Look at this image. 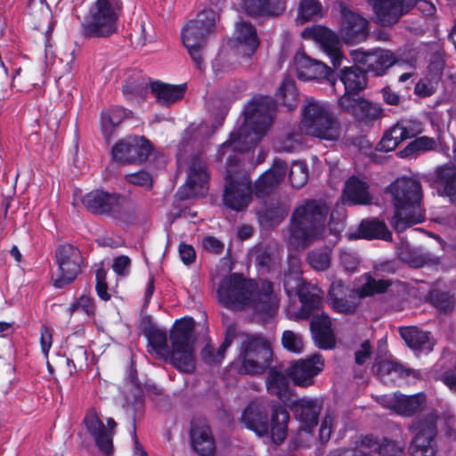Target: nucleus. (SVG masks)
<instances>
[{
  "mask_svg": "<svg viewBox=\"0 0 456 456\" xmlns=\"http://www.w3.org/2000/svg\"><path fill=\"white\" fill-rule=\"evenodd\" d=\"M379 403L399 415L410 416L421 408L424 396L420 394L407 396L395 393L380 396Z\"/></svg>",
  "mask_w": 456,
  "mask_h": 456,
  "instance_id": "nucleus-26",
  "label": "nucleus"
},
{
  "mask_svg": "<svg viewBox=\"0 0 456 456\" xmlns=\"http://www.w3.org/2000/svg\"><path fill=\"white\" fill-rule=\"evenodd\" d=\"M208 174L201 160L193 159L187 175L186 183L179 190L183 199L200 197L208 191Z\"/></svg>",
  "mask_w": 456,
  "mask_h": 456,
  "instance_id": "nucleus-22",
  "label": "nucleus"
},
{
  "mask_svg": "<svg viewBox=\"0 0 456 456\" xmlns=\"http://www.w3.org/2000/svg\"><path fill=\"white\" fill-rule=\"evenodd\" d=\"M269 394L277 395L281 400L287 401L289 398V387L287 377L281 372L272 369L265 381Z\"/></svg>",
  "mask_w": 456,
  "mask_h": 456,
  "instance_id": "nucleus-41",
  "label": "nucleus"
},
{
  "mask_svg": "<svg viewBox=\"0 0 456 456\" xmlns=\"http://www.w3.org/2000/svg\"><path fill=\"white\" fill-rule=\"evenodd\" d=\"M289 412L281 406L273 408L268 422V404L263 400H254L244 408L240 417L241 424L253 431L258 437L281 444L287 436Z\"/></svg>",
  "mask_w": 456,
  "mask_h": 456,
  "instance_id": "nucleus-4",
  "label": "nucleus"
},
{
  "mask_svg": "<svg viewBox=\"0 0 456 456\" xmlns=\"http://www.w3.org/2000/svg\"><path fill=\"white\" fill-rule=\"evenodd\" d=\"M217 292L220 302L226 307L249 308L264 318L274 315L279 306V297L267 281L256 283L233 273L223 279Z\"/></svg>",
  "mask_w": 456,
  "mask_h": 456,
  "instance_id": "nucleus-1",
  "label": "nucleus"
},
{
  "mask_svg": "<svg viewBox=\"0 0 456 456\" xmlns=\"http://www.w3.org/2000/svg\"><path fill=\"white\" fill-rule=\"evenodd\" d=\"M421 50L418 47H407L401 51L395 57V64L406 65L416 68L419 59L421 57Z\"/></svg>",
  "mask_w": 456,
  "mask_h": 456,
  "instance_id": "nucleus-52",
  "label": "nucleus"
},
{
  "mask_svg": "<svg viewBox=\"0 0 456 456\" xmlns=\"http://www.w3.org/2000/svg\"><path fill=\"white\" fill-rule=\"evenodd\" d=\"M343 200L352 205L370 204L371 197L366 182L355 176L349 178L344 188Z\"/></svg>",
  "mask_w": 456,
  "mask_h": 456,
  "instance_id": "nucleus-33",
  "label": "nucleus"
},
{
  "mask_svg": "<svg viewBox=\"0 0 456 456\" xmlns=\"http://www.w3.org/2000/svg\"><path fill=\"white\" fill-rule=\"evenodd\" d=\"M289 179L291 185L296 188H300L305 184L308 180V169L304 162H295L292 164Z\"/></svg>",
  "mask_w": 456,
  "mask_h": 456,
  "instance_id": "nucleus-51",
  "label": "nucleus"
},
{
  "mask_svg": "<svg viewBox=\"0 0 456 456\" xmlns=\"http://www.w3.org/2000/svg\"><path fill=\"white\" fill-rule=\"evenodd\" d=\"M390 285L387 280H375L369 274L361 276L352 289L350 294V300L344 298V285L338 281H334L329 291L330 305L332 309L338 313L351 314L357 306L355 298H362L373 295L374 293H380L387 289Z\"/></svg>",
  "mask_w": 456,
  "mask_h": 456,
  "instance_id": "nucleus-10",
  "label": "nucleus"
},
{
  "mask_svg": "<svg viewBox=\"0 0 456 456\" xmlns=\"http://www.w3.org/2000/svg\"><path fill=\"white\" fill-rule=\"evenodd\" d=\"M338 103L340 107L360 120L376 119L380 117L382 109L379 104L363 98L342 95Z\"/></svg>",
  "mask_w": 456,
  "mask_h": 456,
  "instance_id": "nucleus-27",
  "label": "nucleus"
},
{
  "mask_svg": "<svg viewBox=\"0 0 456 456\" xmlns=\"http://www.w3.org/2000/svg\"><path fill=\"white\" fill-rule=\"evenodd\" d=\"M275 102L283 106L288 110H292L297 108L298 104V97L294 80L290 77H285L276 94Z\"/></svg>",
  "mask_w": 456,
  "mask_h": 456,
  "instance_id": "nucleus-40",
  "label": "nucleus"
},
{
  "mask_svg": "<svg viewBox=\"0 0 456 456\" xmlns=\"http://www.w3.org/2000/svg\"><path fill=\"white\" fill-rule=\"evenodd\" d=\"M179 254L182 261L185 265H189L195 260V250L192 246L182 243L179 246Z\"/></svg>",
  "mask_w": 456,
  "mask_h": 456,
  "instance_id": "nucleus-63",
  "label": "nucleus"
},
{
  "mask_svg": "<svg viewBox=\"0 0 456 456\" xmlns=\"http://www.w3.org/2000/svg\"><path fill=\"white\" fill-rule=\"evenodd\" d=\"M233 338H234L233 331H229L226 334L223 344L221 345V346L219 347V349L217 351H215V349L210 345H207L201 352L203 360L208 364H211V365L221 363L224 358L226 350L232 345Z\"/></svg>",
  "mask_w": 456,
  "mask_h": 456,
  "instance_id": "nucleus-44",
  "label": "nucleus"
},
{
  "mask_svg": "<svg viewBox=\"0 0 456 456\" xmlns=\"http://www.w3.org/2000/svg\"><path fill=\"white\" fill-rule=\"evenodd\" d=\"M444 66V61L443 56L440 53L435 54L428 66V76L436 77L439 81L443 73Z\"/></svg>",
  "mask_w": 456,
  "mask_h": 456,
  "instance_id": "nucleus-58",
  "label": "nucleus"
},
{
  "mask_svg": "<svg viewBox=\"0 0 456 456\" xmlns=\"http://www.w3.org/2000/svg\"><path fill=\"white\" fill-rule=\"evenodd\" d=\"M301 145V141L297 135H290L283 142L275 146L279 151L292 152L297 150Z\"/></svg>",
  "mask_w": 456,
  "mask_h": 456,
  "instance_id": "nucleus-59",
  "label": "nucleus"
},
{
  "mask_svg": "<svg viewBox=\"0 0 456 456\" xmlns=\"http://www.w3.org/2000/svg\"><path fill=\"white\" fill-rule=\"evenodd\" d=\"M130 267L131 261L126 256H119L113 260L112 269L118 276H127Z\"/></svg>",
  "mask_w": 456,
  "mask_h": 456,
  "instance_id": "nucleus-56",
  "label": "nucleus"
},
{
  "mask_svg": "<svg viewBox=\"0 0 456 456\" xmlns=\"http://www.w3.org/2000/svg\"><path fill=\"white\" fill-rule=\"evenodd\" d=\"M273 105L266 96L255 97L245 108L241 127L231 134L217 152L222 159L226 153L241 152L248 150L269 129L273 121Z\"/></svg>",
  "mask_w": 456,
  "mask_h": 456,
  "instance_id": "nucleus-3",
  "label": "nucleus"
},
{
  "mask_svg": "<svg viewBox=\"0 0 456 456\" xmlns=\"http://www.w3.org/2000/svg\"><path fill=\"white\" fill-rule=\"evenodd\" d=\"M311 331L315 344L322 349H331L335 346V338L331 330V322L325 314L314 316L311 322Z\"/></svg>",
  "mask_w": 456,
  "mask_h": 456,
  "instance_id": "nucleus-30",
  "label": "nucleus"
},
{
  "mask_svg": "<svg viewBox=\"0 0 456 456\" xmlns=\"http://www.w3.org/2000/svg\"><path fill=\"white\" fill-rule=\"evenodd\" d=\"M84 422L88 432L95 439L100 451L107 455L110 454L112 451V430L117 425L115 420L111 418L107 419L109 427V430H107L95 409H90L85 417Z\"/></svg>",
  "mask_w": 456,
  "mask_h": 456,
  "instance_id": "nucleus-21",
  "label": "nucleus"
},
{
  "mask_svg": "<svg viewBox=\"0 0 456 456\" xmlns=\"http://www.w3.org/2000/svg\"><path fill=\"white\" fill-rule=\"evenodd\" d=\"M388 190L395 209L391 224L397 232H403L424 219L419 205L420 184L416 180L399 178L389 186Z\"/></svg>",
  "mask_w": 456,
  "mask_h": 456,
  "instance_id": "nucleus-5",
  "label": "nucleus"
},
{
  "mask_svg": "<svg viewBox=\"0 0 456 456\" xmlns=\"http://www.w3.org/2000/svg\"><path fill=\"white\" fill-rule=\"evenodd\" d=\"M234 40L237 50L247 58H250L254 54L260 44L254 25L244 20L236 23Z\"/></svg>",
  "mask_w": 456,
  "mask_h": 456,
  "instance_id": "nucleus-28",
  "label": "nucleus"
},
{
  "mask_svg": "<svg viewBox=\"0 0 456 456\" xmlns=\"http://www.w3.org/2000/svg\"><path fill=\"white\" fill-rule=\"evenodd\" d=\"M284 288L289 296L297 295L302 305V310L309 314L313 309L321 305V297L316 293H306L308 287L302 281L298 272L285 276Z\"/></svg>",
  "mask_w": 456,
  "mask_h": 456,
  "instance_id": "nucleus-25",
  "label": "nucleus"
},
{
  "mask_svg": "<svg viewBox=\"0 0 456 456\" xmlns=\"http://www.w3.org/2000/svg\"><path fill=\"white\" fill-rule=\"evenodd\" d=\"M106 276L107 272L103 268L97 269L95 289L99 297L104 301H107L110 298V295L108 293Z\"/></svg>",
  "mask_w": 456,
  "mask_h": 456,
  "instance_id": "nucleus-55",
  "label": "nucleus"
},
{
  "mask_svg": "<svg viewBox=\"0 0 456 456\" xmlns=\"http://www.w3.org/2000/svg\"><path fill=\"white\" fill-rule=\"evenodd\" d=\"M70 315L77 314H82L85 318H90L94 315L95 306L93 298L86 295H82L69 307Z\"/></svg>",
  "mask_w": 456,
  "mask_h": 456,
  "instance_id": "nucleus-48",
  "label": "nucleus"
},
{
  "mask_svg": "<svg viewBox=\"0 0 456 456\" xmlns=\"http://www.w3.org/2000/svg\"><path fill=\"white\" fill-rule=\"evenodd\" d=\"M217 21V12L212 8H204L182 28V42L199 69L203 68L205 49Z\"/></svg>",
  "mask_w": 456,
  "mask_h": 456,
  "instance_id": "nucleus-7",
  "label": "nucleus"
},
{
  "mask_svg": "<svg viewBox=\"0 0 456 456\" xmlns=\"http://www.w3.org/2000/svg\"><path fill=\"white\" fill-rule=\"evenodd\" d=\"M340 260L345 269L348 272H354L357 268L358 260L354 254L351 252H342Z\"/></svg>",
  "mask_w": 456,
  "mask_h": 456,
  "instance_id": "nucleus-64",
  "label": "nucleus"
},
{
  "mask_svg": "<svg viewBox=\"0 0 456 456\" xmlns=\"http://www.w3.org/2000/svg\"><path fill=\"white\" fill-rule=\"evenodd\" d=\"M436 415L429 414L424 421L419 420L411 427L414 433L410 447L412 456H435L432 441L436 435Z\"/></svg>",
  "mask_w": 456,
  "mask_h": 456,
  "instance_id": "nucleus-17",
  "label": "nucleus"
},
{
  "mask_svg": "<svg viewBox=\"0 0 456 456\" xmlns=\"http://www.w3.org/2000/svg\"><path fill=\"white\" fill-rule=\"evenodd\" d=\"M40 333H41V338H40L41 350H42V353L44 354L45 357L48 358V354H49L50 348L52 346L53 333H52V330L45 326H43L41 328Z\"/></svg>",
  "mask_w": 456,
  "mask_h": 456,
  "instance_id": "nucleus-60",
  "label": "nucleus"
},
{
  "mask_svg": "<svg viewBox=\"0 0 456 456\" xmlns=\"http://www.w3.org/2000/svg\"><path fill=\"white\" fill-rule=\"evenodd\" d=\"M193 330L192 318L185 317L176 321L170 333V349L166 330L152 328L147 333L150 352L159 359L169 361L180 372H192L195 369Z\"/></svg>",
  "mask_w": 456,
  "mask_h": 456,
  "instance_id": "nucleus-2",
  "label": "nucleus"
},
{
  "mask_svg": "<svg viewBox=\"0 0 456 456\" xmlns=\"http://www.w3.org/2000/svg\"><path fill=\"white\" fill-rule=\"evenodd\" d=\"M395 64V56L387 50H377L369 55L366 70L376 76L382 75L389 67Z\"/></svg>",
  "mask_w": 456,
  "mask_h": 456,
  "instance_id": "nucleus-42",
  "label": "nucleus"
},
{
  "mask_svg": "<svg viewBox=\"0 0 456 456\" xmlns=\"http://www.w3.org/2000/svg\"><path fill=\"white\" fill-rule=\"evenodd\" d=\"M297 77L301 80L328 81L335 84L334 72L323 62L312 59L303 52H297L294 57Z\"/></svg>",
  "mask_w": 456,
  "mask_h": 456,
  "instance_id": "nucleus-16",
  "label": "nucleus"
},
{
  "mask_svg": "<svg viewBox=\"0 0 456 456\" xmlns=\"http://www.w3.org/2000/svg\"><path fill=\"white\" fill-rule=\"evenodd\" d=\"M331 248L325 247L323 248L312 250L307 256V261L312 268L316 271H324L330 265Z\"/></svg>",
  "mask_w": 456,
  "mask_h": 456,
  "instance_id": "nucleus-46",
  "label": "nucleus"
},
{
  "mask_svg": "<svg viewBox=\"0 0 456 456\" xmlns=\"http://www.w3.org/2000/svg\"><path fill=\"white\" fill-rule=\"evenodd\" d=\"M328 206L316 200H308L298 207L293 215L289 243L295 248H305L320 234L328 214Z\"/></svg>",
  "mask_w": 456,
  "mask_h": 456,
  "instance_id": "nucleus-6",
  "label": "nucleus"
},
{
  "mask_svg": "<svg viewBox=\"0 0 456 456\" xmlns=\"http://www.w3.org/2000/svg\"><path fill=\"white\" fill-rule=\"evenodd\" d=\"M281 344L285 349L296 354L302 353L304 349L302 336L292 330H285L282 333Z\"/></svg>",
  "mask_w": 456,
  "mask_h": 456,
  "instance_id": "nucleus-50",
  "label": "nucleus"
},
{
  "mask_svg": "<svg viewBox=\"0 0 456 456\" xmlns=\"http://www.w3.org/2000/svg\"><path fill=\"white\" fill-rule=\"evenodd\" d=\"M233 6L252 17L279 16L286 10L284 0H235Z\"/></svg>",
  "mask_w": 456,
  "mask_h": 456,
  "instance_id": "nucleus-24",
  "label": "nucleus"
},
{
  "mask_svg": "<svg viewBox=\"0 0 456 456\" xmlns=\"http://www.w3.org/2000/svg\"><path fill=\"white\" fill-rule=\"evenodd\" d=\"M400 334L407 346L415 351L430 352L434 346V340L427 331L416 327H406L400 330Z\"/></svg>",
  "mask_w": 456,
  "mask_h": 456,
  "instance_id": "nucleus-35",
  "label": "nucleus"
},
{
  "mask_svg": "<svg viewBox=\"0 0 456 456\" xmlns=\"http://www.w3.org/2000/svg\"><path fill=\"white\" fill-rule=\"evenodd\" d=\"M240 348L234 367L240 374L256 375L269 366L273 351L268 341L259 335L241 334L238 338Z\"/></svg>",
  "mask_w": 456,
  "mask_h": 456,
  "instance_id": "nucleus-8",
  "label": "nucleus"
},
{
  "mask_svg": "<svg viewBox=\"0 0 456 456\" xmlns=\"http://www.w3.org/2000/svg\"><path fill=\"white\" fill-rule=\"evenodd\" d=\"M83 205L94 213H115L121 205V198L103 191H94L83 197Z\"/></svg>",
  "mask_w": 456,
  "mask_h": 456,
  "instance_id": "nucleus-29",
  "label": "nucleus"
},
{
  "mask_svg": "<svg viewBox=\"0 0 456 456\" xmlns=\"http://www.w3.org/2000/svg\"><path fill=\"white\" fill-rule=\"evenodd\" d=\"M340 80L345 86L343 95L353 96L366 86L365 74L358 68H344L340 72Z\"/></svg>",
  "mask_w": 456,
  "mask_h": 456,
  "instance_id": "nucleus-38",
  "label": "nucleus"
},
{
  "mask_svg": "<svg viewBox=\"0 0 456 456\" xmlns=\"http://www.w3.org/2000/svg\"><path fill=\"white\" fill-rule=\"evenodd\" d=\"M379 23L388 26L395 23L399 18L414 5L425 15H433L436 7L428 0H368Z\"/></svg>",
  "mask_w": 456,
  "mask_h": 456,
  "instance_id": "nucleus-13",
  "label": "nucleus"
},
{
  "mask_svg": "<svg viewBox=\"0 0 456 456\" xmlns=\"http://www.w3.org/2000/svg\"><path fill=\"white\" fill-rule=\"evenodd\" d=\"M300 127L305 134L322 140L336 141L340 135L338 123L329 106L315 100L304 106Z\"/></svg>",
  "mask_w": 456,
  "mask_h": 456,
  "instance_id": "nucleus-9",
  "label": "nucleus"
},
{
  "mask_svg": "<svg viewBox=\"0 0 456 456\" xmlns=\"http://www.w3.org/2000/svg\"><path fill=\"white\" fill-rule=\"evenodd\" d=\"M237 162L235 155H228L224 202L229 208L240 211L248 205L252 191L249 177L235 167Z\"/></svg>",
  "mask_w": 456,
  "mask_h": 456,
  "instance_id": "nucleus-12",
  "label": "nucleus"
},
{
  "mask_svg": "<svg viewBox=\"0 0 456 456\" xmlns=\"http://www.w3.org/2000/svg\"><path fill=\"white\" fill-rule=\"evenodd\" d=\"M59 275L54 280V286L62 288L72 282L80 272L82 256L80 251L72 245L60 246L55 252Z\"/></svg>",
  "mask_w": 456,
  "mask_h": 456,
  "instance_id": "nucleus-14",
  "label": "nucleus"
},
{
  "mask_svg": "<svg viewBox=\"0 0 456 456\" xmlns=\"http://www.w3.org/2000/svg\"><path fill=\"white\" fill-rule=\"evenodd\" d=\"M294 413L296 418L305 425L304 428L310 430L317 424L319 407L311 400L302 399L295 404Z\"/></svg>",
  "mask_w": 456,
  "mask_h": 456,
  "instance_id": "nucleus-39",
  "label": "nucleus"
},
{
  "mask_svg": "<svg viewBox=\"0 0 456 456\" xmlns=\"http://www.w3.org/2000/svg\"><path fill=\"white\" fill-rule=\"evenodd\" d=\"M151 88L157 102L164 106H169L180 101L185 92L184 85H168L159 81L151 83Z\"/></svg>",
  "mask_w": 456,
  "mask_h": 456,
  "instance_id": "nucleus-36",
  "label": "nucleus"
},
{
  "mask_svg": "<svg viewBox=\"0 0 456 456\" xmlns=\"http://www.w3.org/2000/svg\"><path fill=\"white\" fill-rule=\"evenodd\" d=\"M287 166L284 161L276 159L272 167L265 172L255 183V191L257 195L268 193L284 178Z\"/></svg>",
  "mask_w": 456,
  "mask_h": 456,
  "instance_id": "nucleus-31",
  "label": "nucleus"
},
{
  "mask_svg": "<svg viewBox=\"0 0 456 456\" xmlns=\"http://www.w3.org/2000/svg\"><path fill=\"white\" fill-rule=\"evenodd\" d=\"M335 417L328 414L322 420L320 428V438L322 441L326 442L330 439L333 428Z\"/></svg>",
  "mask_w": 456,
  "mask_h": 456,
  "instance_id": "nucleus-62",
  "label": "nucleus"
},
{
  "mask_svg": "<svg viewBox=\"0 0 456 456\" xmlns=\"http://www.w3.org/2000/svg\"><path fill=\"white\" fill-rule=\"evenodd\" d=\"M322 16V7L317 0H303L298 6L297 22L304 24L306 21L318 19Z\"/></svg>",
  "mask_w": 456,
  "mask_h": 456,
  "instance_id": "nucleus-45",
  "label": "nucleus"
},
{
  "mask_svg": "<svg viewBox=\"0 0 456 456\" xmlns=\"http://www.w3.org/2000/svg\"><path fill=\"white\" fill-rule=\"evenodd\" d=\"M202 247L209 252L220 254L223 251L224 245L216 237L206 236L202 240Z\"/></svg>",
  "mask_w": 456,
  "mask_h": 456,
  "instance_id": "nucleus-61",
  "label": "nucleus"
},
{
  "mask_svg": "<svg viewBox=\"0 0 456 456\" xmlns=\"http://www.w3.org/2000/svg\"><path fill=\"white\" fill-rule=\"evenodd\" d=\"M436 146L435 139L420 136L411 142L403 151H400L402 157H408L421 151L434 150Z\"/></svg>",
  "mask_w": 456,
  "mask_h": 456,
  "instance_id": "nucleus-47",
  "label": "nucleus"
},
{
  "mask_svg": "<svg viewBox=\"0 0 456 456\" xmlns=\"http://www.w3.org/2000/svg\"><path fill=\"white\" fill-rule=\"evenodd\" d=\"M126 114V110L121 107H114L102 113L101 128L106 141L111 138L115 127L122 121Z\"/></svg>",
  "mask_w": 456,
  "mask_h": 456,
  "instance_id": "nucleus-43",
  "label": "nucleus"
},
{
  "mask_svg": "<svg viewBox=\"0 0 456 456\" xmlns=\"http://www.w3.org/2000/svg\"><path fill=\"white\" fill-rule=\"evenodd\" d=\"M368 21L345 6H341V29L343 40L347 44H356L367 37Z\"/></svg>",
  "mask_w": 456,
  "mask_h": 456,
  "instance_id": "nucleus-23",
  "label": "nucleus"
},
{
  "mask_svg": "<svg viewBox=\"0 0 456 456\" xmlns=\"http://www.w3.org/2000/svg\"><path fill=\"white\" fill-rule=\"evenodd\" d=\"M430 298L434 305L442 311L449 310L453 304L452 297L445 293L432 291L430 294Z\"/></svg>",
  "mask_w": 456,
  "mask_h": 456,
  "instance_id": "nucleus-57",
  "label": "nucleus"
},
{
  "mask_svg": "<svg viewBox=\"0 0 456 456\" xmlns=\"http://www.w3.org/2000/svg\"><path fill=\"white\" fill-rule=\"evenodd\" d=\"M406 370L400 364L393 360H386L379 363L378 374L381 380L387 382V376H393L392 380L395 377L403 376Z\"/></svg>",
  "mask_w": 456,
  "mask_h": 456,
  "instance_id": "nucleus-49",
  "label": "nucleus"
},
{
  "mask_svg": "<svg viewBox=\"0 0 456 456\" xmlns=\"http://www.w3.org/2000/svg\"><path fill=\"white\" fill-rule=\"evenodd\" d=\"M347 238L350 240L358 238L380 239L387 241L392 239V234L383 222L372 219L362 221L359 227V234L349 233Z\"/></svg>",
  "mask_w": 456,
  "mask_h": 456,
  "instance_id": "nucleus-37",
  "label": "nucleus"
},
{
  "mask_svg": "<svg viewBox=\"0 0 456 456\" xmlns=\"http://www.w3.org/2000/svg\"><path fill=\"white\" fill-rule=\"evenodd\" d=\"M324 360L320 354L293 362L286 370L289 378L295 385L308 387L314 383V378L322 371Z\"/></svg>",
  "mask_w": 456,
  "mask_h": 456,
  "instance_id": "nucleus-20",
  "label": "nucleus"
},
{
  "mask_svg": "<svg viewBox=\"0 0 456 456\" xmlns=\"http://www.w3.org/2000/svg\"><path fill=\"white\" fill-rule=\"evenodd\" d=\"M122 12L120 0H95L85 18L83 28L90 37H106L118 30V21Z\"/></svg>",
  "mask_w": 456,
  "mask_h": 456,
  "instance_id": "nucleus-11",
  "label": "nucleus"
},
{
  "mask_svg": "<svg viewBox=\"0 0 456 456\" xmlns=\"http://www.w3.org/2000/svg\"><path fill=\"white\" fill-rule=\"evenodd\" d=\"M191 444L197 453L201 456H213L216 452V443L208 425H194L191 431Z\"/></svg>",
  "mask_w": 456,
  "mask_h": 456,
  "instance_id": "nucleus-32",
  "label": "nucleus"
},
{
  "mask_svg": "<svg viewBox=\"0 0 456 456\" xmlns=\"http://www.w3.org/2000/svg\"><path fill=\"white\" fill-rule=\"evenodd\" d=\"M436 184L438 193L456 205V167L446 165L438 168Z\"/></svg>",
  "mask_w": 456,
  "mask_h": 456,
  "instance_id": "nucleus-34",
  "label": "nucleus"
},
{
  "mask_svg": "<svg viewBox=\"0 0 456 456\" xmlns=\"http://www.w3.org/2000/svg\"><path fill=\"white\" fill-rule=\"evenodd\" d=\"M151 152V146L149 141L140 136L121 139L111 149L113 159L122 163L143 162Z\"/></svg>",
  "mask_w": 456,
  "mask_h": 456,
  "instance_id": "nucleus-15",
  "label": "nucleus"
},
{
  "mask_svg": "<svg viewBox=\"0 0 456 456\" xmlns=\"http://www.w3.org/2000/svg\"><path fill=\"white\" fill-rule=\"evenodd\" d=\"M127 183L143 187L144 189H151L152 187L153 179L151 175L146 171H139L126 175Z\"/></svg>",
  "mask_w": 456,
  "mask_h": 456,
  "instance_id": "nucleus-54",
  "label": "nucleus"
},
{
  "mask_svg": "<svg viewBox=\"0 0 456 456\" xmlns=\"http://www.w3.org/2000/svg\"><path fill=\"white\" fill-rule=\"evenodd\" d=\"M423 131V125L416 119H402L387 130L381 138L378 149L394 151L403 141L415 137Z\"/></svg>",
  "mask_w": 456,
  "mask_h": 456,
  "instance_id": "nucleus-19",
  "label": "nucleus"
},
{
  "mask_svg": "<svg viewBox=\"0 0 456 456\" xmlns=\"http://www.w3.org/2000/svg\"><path fill=\"white\" fill-rule=\"evenodd\" d=\"M302 37L306 39H312L319 44L335 68L342 64L344 56L340 51V42L331 30L325 27L314 26L305 28L302 31Z\"/></svg>",
  "mask_w": 456,
  "mask_h": 456,
  "instance_id": "nucleus-18",
  "label": "nucleus"
},
{
  "mask_svg": "<svg viewBox=\"0 0 456 456\" xmlns=\"http://www.w3.org/2000/svg\"><path fill=\"white\" fill-rule=\"evenodd\" d=\"M439 81L436 77L427 76L416 84L414 94L419 97H429L435 94Z\"/></svg>",
  "mask_w": 456,
  "mask_h": 456,
  "instance_id": "nucleus-53",
  "label": "nucleus"
}]
</instances>
